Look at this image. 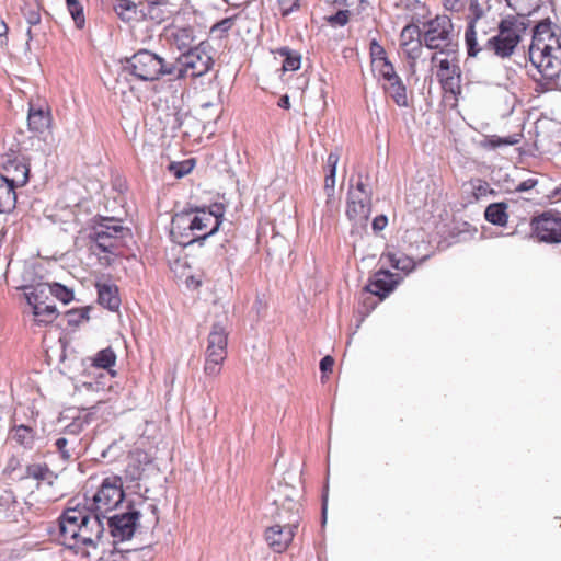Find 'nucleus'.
Listing matches in <instances>:
<instances>
[{
    "label": "nucleus",
    "instance_id": "4c0bfd02",
    "mask_svg": "<svg viewBox=\"0 0 561 561\" xmlns=\"http://www.w3.org/2000/svg\"><path fill=\"white\" fill-rule=\"evenodd\" d=\"M474 23L476 19H471L465 32V43L469 57H476L480 50V48H478Z\"/></svg>",
    "mask_w": 561,
    "mask_h": 561
},
{
    "label": "nucleus",
    "instance_id": "39448f33",
    "mask_svg": "<svg viewBox=\"0 0 561 561\" xmlns=\"http://www.w3.org/2000/svg\"><path fill=\"white\" fill-rule=\"evenodd\" d=\"M122 71L139 81H156L162 76H171L174 70L171 64L165 62L159 55L140 49L125 59Z\"/></svg>",
    "mask_w": 561,
    "mask_h": 561
},
{
    "label": "nucleus",
    "instance_id": "338daca9",
    "mask_svg": "<svg viewBox=\"0 0 561 561\" xmlns=\"http://www.w3.org/2000/svg\"><path fill=\"white\" fill-rule=\"evenodd\" d=\"M278 106L284 110H288L290 107V100L287 94L279 98Z\"/></svg>",
    "mask_w": 561,
    "mask_h": 561
},
{
    "label": "nucleus",
    "instance_id": "9d476101",
    "mask_svg": "<svg viewBox=\"0 0 561 561\" xmlns=\"http://www.w3.org/2000/svg\"><path fill=\"white\" fill-rule=\"evenodd\" d=\"M125 499L123 481L118 476L106 477L92 496L89 505L94 514L105 518L108 513L118 507Z\"/></svg>",
    "mask_w": 561,
    "mask_h": 561
},
{
    "label": "nucleus",
    "instance_id": "0e129e2a",
    "mask_svg": "<svg viewBox=\"0 0 561 561\" xmlns=\"http://www.w3.org/2000/svg\"><path fill=\"white\" fill-rule=\"evenodd\" d=\"M321 513H322V523L324 524L327 522V510H328V493H324L322 495V505H321Z\"/></svg>",
    "mask_w": 561,
    "mask_h": 561
},
{
    "label": "nucleus",
    "instance_id": "c03bdc74",
    "mask_svg": "<svg viewBox=\"0 0 561 561\" xmlns=\"http://www.w3.org/2000/svg\"><path fill=\"white\" fill-rule=\"evenodd\" d=\"M516 142H517V139H515L512 136L500 137L496 135H492V136L486 137V139L484 140V147H486L489 149H496L500 147L513 146Z\"/></svg>",
    "mask_w": 561,
    "mask_h": 561
},
{
    "label": "nucleus",
    "instance_id": "6e6552de",
    "mask_svg": "<svg viewBox=\"0 0 561 561\" xmlns=\"http://www.w3.org/2000/svg\"><path fill=\"white\" fill-rule=\"evenodd\" d=\"M209 44L205 41L199 42L195 47L182 53L175 62L171 64V76L175 79H183L190 72L193 78L201 77L208 72L214 64L207 49Z\"/></svg>",
    "mask_w": 561,
    "mask_h": 561
},
{
    "label": "nucleus",
    "instance_id": "79ce46f5",
    "mask_svg": "<svg viewBox=\"0 0 561 561\" xmlns=\"http://www.w3.org/2000/svg\"><path fill=\"white\" fill-rule=\"evenodd\" d=\"M423 44V41H407L402 42L400 45L407 58L414 62L422 54Z\"/></svg>",
    "mask_w": 561,
    "mask_h": 561
},
{
    "label": "nucleus",
    "instance_id": "423d86ee",
    "mask_svg": "<svg viewBox=\"0 0 561 561\" xmlns=\"http://www.w3.org/2000/svg\"><path fill=\"white\" fill-rule=\"evenodd\" d=\"M531 21L528 15L503 19L499 25V34L488 39V46L502 57H510L520 41V33L527 31Z\"/></svg>",
    "mask_w": 561,
    "mask_h": 561
},
{
    "label": "nucleus",
    "instance_id": "4be33fe9",
    "mask_svg": "<svg viewBox=\"0 0 561 561\" xmlns=\"http://www.w3.org/2000/svg\"><path fill=\"white\" fill-rule=\"evenodd\" d=\"M113 10L117 16L127 23L145 21L142 5L138 2H115Z\"/></svg>",
    "mask_w": 561,
    "mask_h": 561
},
{
    "label": "nucleus",
    "instance_id": "7ed1b4c3",
    "mask_svg": "<svg viewBox=\"0 0 561 561\" xmlns=\"http://www.w3.org/2000/svg\"><path fill=\"white\" fill-rule=\"evenodd\" d=\"M225 215V207L220 203H214L208 207H190L175 214L172 218V232L175 229H182L187 226V229L195 232H203L196 234L195 238L185 242L190 245L194 242L202 244L207 238L214 236L220 228Z\"/></svg>",
    "mask_w": 561,
    "mask_h": 561
},
{
    "label": "nucleus",
    "instance_id": "69168bd1",
    "mask_svg": "<svg viewBox=\"0 0 561 561\" xmlns=\"http://www.w3.org/2000/svg\"><path fill=\"white\" fill-rule=\"evenodd\" d=\"M376 307V304L370 301V297H367L363 300V308H365V313H370Z\"/></svg>",
    "mask_w": 561,
    "mask_h": 561
},
{
    "label": "nucleus",
    "instance_id": "a878e982",
    "mask_svg": "<svg viewBox=\"0 0 561 561\" xmlns=\"http://www.w3.org/2000/svg\"><path fill=\"white\" fill-rule=\"evenodd\" d=\"M50 113L42 107L30 106L27 115V125L30 130L43 134L49 128L50 125Z\"/></svg>",
    "mask_w": 561,
    "mask_h": 561
},
{
    "label": "nucleus",
    "instance_id": "aec40b11",
    "mask_svg": "<svg viewBox=\"0 0 561 561\" xmlns=\"http://www.w3.org/2000/svg\"><path fill=\"white\" fill-rule=\"evenodd\" d=\"M169 38L171 45L182 53L187 51L198 44L196 43L197 36L195 27L188 24L180 25L178 22L171 27Z\"/></svg>",
    "mask_w": 561,
    "mask_h": 561
},
{
    "label": "nucleus",
    "instance_id": "72a5a7b5",
    "mask_svg": "<svg viewBox=\"0 0 561 561\" xmlns=\"http://www.w3.org/2000/svg\"><path fill=\"white\" fill-rule=\"evenodd\" d=\"M412 20H413V22L405 25L401 31V34H400L401 43L407 42V41H422L421 39L422 32L419 26V24L422 23L420 14L415 13L413 15Z\"/></svg>",
    "mask_w": 561,
    "mask_h": 561
},
{
    "label": "nucleus",
    "instance_id": "9b49d317",
    "mask_svg": "<svg viewBox=\"0 0 561 561\" xmlns=\"http://www.w3.org/2000/svg\"><path fill=\"white\" fill-rule=\"evenodd\" d=\"M146 504V497L140 496L137 502H128L126 511L107 515V526L113 538L121 541L130 539L136 530L140 517V508Z\"/></svg>",
    "mask_w": 561,
    "mask_h": 561
},
{
    "label": "nucleus",
    "instance_id": "de8ad7c7",
    "mask_svg": "<svg viewBox=\"0 0 561 561\" xmlns=\"http://www.w3.org/2000/svg\"><path fill=\"white\" fill-rule=\"evenodd\" d=\"M24 296L32 310H34L35 307L44 305V290L38 287L32 288L31 291H26Z\"/></svg>",
    "mask_w": 561,
    "mask_h": 561
},
{
    "label": "nucleus",
    "instance_id": "cd10ccee",
    "mask_svg": "<svg viewBox=\"0 0 561 561\" xmlns=\"http://www.w3.org/2000/svg\"><path fill=\"white\" fill-rule=\"evenodd\" d=\"M507 205L503 202L490 204L484 211V218L492 225L504 227L507 224Z\"/></svg>",
    "mask_w": 561,
    "mask_h": 561
},
{
    "label": "nucleus",
    "instance_id": "6e6d98bb",
    "mask_svg": "<svg viewBox=\"0 0 561 561\" xmlns=\"http://www.w3.org/2000/svg\"><path fill=\"white\" fill-rule=\"evenodd\" d=\"M190 121H194V117L190 116L187 113L176 112L173 116L172 129L181 130L182 127Z\"/></svg>",
    "mask_w": 561,
    "mask_h": 561
},
{
    "label": "nucleus",
    "instance_id": "052dcab7",
    "mask_svg": "<svg viewBox=\"0 0 561 561\" xmlns=\"http://www.w3.org/2000/svg\"><path fill=\"white\" fill-rule=\"evenodd\" d=\"M537 184H538V180H537V179H535V178H529V179H527V180H525V181L520 182V183L516 186L515 191H516V192H519V193H522V192H527V191H529V190L534 188Z\"/></svg>",
    "mask_w": 561,
    "mask_h": 561
},
{
    "label": "nucleus",
    "instance_id": "8fccbe9b",
    "mask_svg": "<svg viewBox=\"0 0 561 561\" xmlns=\"http://www.w3.org/2000/svg\"><path fill=\"white\" fill-rule=\"evenodd\" d=\"M73 443H75V439L71 442V444H73ZM69 444H70V440L66 437H58L54 443L56 449L59 451V454L64 460H68L72 456V449L68 448Z\"/></svg>",
    "mask_w": 561,
    "mask_h": 561
},
{
    "label": "nucleus",
    "instance_id": "2eb2a0df",
    "mask_svg": "<svg viewBox=\"0 0 561 561\" xmlns=\"http://www.w3.org/2000/svg\"><path fill=\"white\" fill-rule=\"evenodd\" d=\"M104 519L105 518L92 513L87 519V523L81 526L80 531H78V534L67 545V548L84 549L91 547L95 549L105 530ZM81 553L89 556V552L84 550H82Z\"/></svg>",
    "mask_w": 561,
    "mask_h": 561
},
{
    "label": "nucleus",
    "instance_id": "473e14b6",
    "mask_svg": "<svg viewBox=\"0 0 561 561\" xmlns=\"http://www.w3.org/2000/svg\"><path fill=\"white\" fill-rule=\"evenodd\" d=\"M116 363V354L112 347H105L99 351L92 359V365L96 368L110 370Z\"/></svg>",
    "mask_w": 561,
    "mask_h": 561
},
{
    "label": "nucleus",
    "instance_id": "0eeeda50",
    "mask_svg": "<svg viewBox=\"0 0 561 561\" xmlns=\"http://www.w3.org/2000/svg\"><path fill=\"white\" fill-rule=\"evenodd\" d=\"M422 24L425 27L423 42L426 48L437 50L440 55L451 56L457 53L458 45L453 41L454 26L449 16L436 15Z\"/></svg>",
    "mask_w": 561,
    "mask_h": 561
},
{
    "label": "nucleus",
    "instance_id": "b1692460",
    "mask_svg": "<svg viewBox=\"0 0 561 561\" xmlns=\"http://www.w3.org/2000/svg\"><path fill=\"white\" fill-rule=\"evenodd\" d=\"M340 160V154L337 151H331L328 154L327 164H325V178H324V192L328 197L327 203L334 197L335 193V179H336V168Z\"/></svg>",
    "mask_w": 561,
    "mask_h": 561
},
{
    "label": "nucleus",
    "instance_id": "a18cd8bd",
    "mask_svg": "<svg viewBox=\"0 0 561 561\" xmlns=\"http://www.w3.org/2000/svg\"><path fill=\"white\" fill-rule=\"evenodd\" d=\"M142 472L144 468L140 461L131 459L125 469V478L130 482L139 481L142 478Z\"/></svg>",
    "mask_w": 561,
    "mask_h": 561
},
{
    "label": "nucleus",
    "instance_id": "a19ab883",
    "mask_svg": "<svg viewBox=\"0 0 561 561\" xmlns=\"http://www.w3.org/2000/svg\"><path fill=\"white\" fill-rule=\"evenodd\" d=\"M67 10L71 15L77 28L81 30L85 25L84 8L82 2H66Z\"/></svg>",
    "mask_w": 561,
    "mask_h": 561
},
{
    "label": "nucleus",
    "instance_id": "4d7b16f0",
    "mask_svg": "<svg viewBox=\"0 0 561 561\" xmlns=\"http://www.w3.org/2000/svg\"><path fill=\"white\" fill-rule=\"evenodd\" d=\"M353 190L362 193V197L366 196L367 198H371L373 196L371 190L367 188L366 184L363 182L362 174H358V181L355 185L353 184Z\"/></svg>",
    "mask_w": 561,
    "mask_h": 561
},
{
    "label": "nucleus",
    "instance_id": "f3484780",
    "mask_svg": "<svg viewBox=\"0 0 561 561\" xmlns=\"http://www.w3.org/2000/svg\"><path fill=\"white\" fill-rule=\"evenodd\" d=\"M439 53H435L431 57L432 62L438 61L437 77L443 88L451 93L459 92L461 70L456 58V54L451 56L445 55V58H438Z\"/></svg>",
    "mask_w": 561,
    "mask_h": 561
},
{
    "label": "nucleus",
    "instance_id": "864d4df0",
    "mask_svg": "<svg viewBox=\"0 0 561 561\" xmlns=\"http://www.w3.org/2000/svg\"><path fill=\"white\" fill-rule=\"evenodd\" d=\"M187 162L188 161H184V162H172L169 167V170L174 174V176L176 179H181L183 178L184 175H186L192 167L187 165Z\"/></svg>",
    "mask_w": 561,
    "mask_h": 561
},
{
    "label": "nucleus",
    "instance_id": "ea45409f",
    "mask_svg": "<svg viewBox=\"0 0 561 561\" xmlns=\"http://www.w3.org/2000/svg\"><path fill=\"white\" fill-rule=\"evenodd\" d=\"M91 307L73 308L66 311L67 323L70 327H78L83 320H89Z\"/></svg>",
    "mask_w": 561,
    "mask_h": 561
},
{
    "label": "nucleus",
    "instance_id": "f03ea898",
    "mask_svg": "<svg viewBox=\"0 0 561 561\" xmlns=\"http://www.w3.org/2000/svg\"><path fill=\"white\" fill-rule=\"evenodd\" d=\"M531 64L547 80H554L561 73V34L557 35L549 20L538 22L533 31L528 50Z\"/></svg>",
    "mask_w": 561,
    "mask_h": 561
},
{
    "label": "nucleus",
    "instance_id": "49530a36",
    "mask_svg": "<svg viewBox=\"0 0 561 561\" xmlns=\"http://www.w3.org/2000/svg\"><path fill=\"white\" fill-rule=\"evenodd\" d=\"M376 67H378L379 77L388 82L399 77L389 59H383V61L379 62V65L377 64Z\"/></svg>",
    "mask_w": 561,
    "mask_h": 561
},
{
    "label": "nucleus",
    "instance_id": "1a4fd4ad",
    "mask_svg": "<svg viewBox=\"0 0 561 561\" xmlns=\"http://www.w3.org/2000/svg\"><path fill=\"white\" fill-rule=\"evenodd\" d=\"M228 335V328L224 321L217 320L211 324L205 351V375L216 377L220 374L227 358Z\"/></svg>",
    "mask_w": 561,
    "mask_h": 561
},
{
    "label": "nucleus",
    "instance_id": "13d9d810",
    "mask_svg": "<svg viewBox=\"0 0 561 561\" xmlns=\"http://www.w3.org/2000/svg\"><path fill=\"white\" fill-rule=\"evenodd\" d=\"M388 225V218L386 215H378L374 218L371 228L375 232L382 231Z\"/></svg>",
    "mask_w": 561,
    "mask_h": 561
},
{
    "label": "nucleus",
    "instance_id": "09e8293b",
    "mask_svg": "<svg viewBox=\"0 0 561 561\" xmlns=\"http://www.w3.org/2000/svg\"><path fill=\"white\" fill-rule=\"evenodd\" d=\"M350 19L348 10H339L335 14L324 16V20L333 27L344 26Z\"/></svg>",
    "mask_w": 561,
    "mask_h": 561
},
{
    "label": "nucleus",
    "instance_id": "603ef678",
    "mask_svg": "<svg viewBox=\"0 0 561 561\" xmlns=\"http://www.w3.org/2000/svg\"><path fill=\"white\" fill-rule=\"evenodd\" d=\"M370 55L375 65L383 61V59H388L383 47L375 39L370 43Z\"/></svg>",
    "mask_w": 561,
    "mask_h": 561
},
{
    "label": "nucleus",
    "instance_id": "c756f323",
    "mask_svg": "<svg viewBox=\"0 0 561 561\" xmlns=\"http://www.w3.org/2000/svg\"><path fill=\"white\" fill-rule=\"evenodd\" d=\"M168 2H138V4L142 5V12L145 13V21L150 20L157 24L163 22L168 13L163 5Z\"/></svg>",
    "mask_w": 561,
    "mask_h": 561
},
{
    "label": "nucleus",
    "instance_id": "bb28decb",
    "mask_svg": "<svg viewBox=\"0 0 561 561\" xmlns=\"http://www.w3.org/2000/svg\"><path fill=\"white\" fill-rule=\"evenodd\" d=\"M16 186L1 181L0 183V214H10L16 206Z\"/></svg>",
    "mask_w": 561,
    "mask_h": 561
},
{
    "label": "nucleus",
    "instance_id": "f8f14e48",
    "mask_svg": "<svg viewBox=\"0 0 561 561\" xmlns=\"http://www.w3.org/2000/svg\"><path fill=\"white\" fill-rule=\"evenodd\" d=\"M531 233L543 243H561V213L546 210L530 220Z\"/></svg>",
    "mask_w": 561,
    "mask_h": 561
},
{
    "label": "nucleus",
    "instance_id": "bf43d9fd",
    "mask_svg": "<svg viewBox=\"0 0 561 561\" xmlns=\"http://www.w3.org/2000/svg\"><path fill=\"white\" fill-rule=\"evenodd\" d=\"M279 4L283 16H288L290 13L300 9V2H279Z\"/></svg>",
    "mask_w": 561,
    "mask_h": 561
},
{
    "label": "nucleus",
    "instance_id": "c9c22d12",
    "mask_svg": "<svg viewBox=\"0 0 561 561\" xmlns=\"http://www.w3.org/2000/svg\"><path fill=\"white\" fill-rule=\"evenodd\" d=\"M39 11H41L39 2H24L22 12L30 25L27 28V35L30 38H32L31 26L36 25L41 22Z\"/></svg>",
    "mask_w": 561,
    "mask_h": 561
},
{
    "label": "nucleus",
    "instance_id": "a211bd4d",
    "mask_svg": "<svg viewBox=\"0 0 561 561\" xmlns=\"http://www.w3.org/2000/svg\"><path fill=\"white\" fill-rule=\"evenodd\" d=\"M403 280L399 274L387 268L376 271L363 288L365 294L377 296L379 300L386 299Z\"/></svg>",
    "mask_w": 561,
    "mask_h": 561
},
{
    "label": "nucleus",
    "instance_id": "e2e57ef3",
    "mask_svg": "<svg viewBox=\"0 0 561 561\" xmlns=\"http://www.w3.org/2000/svg\"><path fill=\"white\" fill-rule=\"evenodd\" d=\"M353 179L350 180V190H348V193H347V199H354V201H358V199H363L362 198V193L353 190Z\"/></svg>",
    "mask_w": 561,
    "mask_h": 561
},
{
    "label": "nucleus",
    "instance_id": "393cba45",
    "mask_svg": "<svg viewBox=\"0 0 561 561\" xmlns=\"http://www.w3.org/2000/svg\"><path fill=\"white\" fill-rule=\"evenodd\" d=\"M96 287L99 304L111 311H116L121 305L117 287L115 285L105 283L98 284Z\"/></svg>",
    "mask_w": 561,
    "mask_h": 561
},
{
    "label": "nucleus",
    "instance_id": "dca6fc26",
    "mask_svg": "<svg viewBox=\"0 0 561 561\" xmlns=\"http://www.w3.org/2000/svg\"><path fill=\"white\" fill-rule=\"evenodd\" d=\"M1 167L4 171L0 180L14 186H24L28 182L30 165L25 158L18 152H10L1 157Z\"/></svg>",
    "mask_w": 561,
    "mask_h": 561
},
{
    "label": "nucleus",
    "instance_id": "680f3d73",
    "mask_svg": "<svg viewBox=\"0 0 561 561\" xmlns=\"http://www.w3.org/2000/svg\"><path fill=\"white\" fill-rule=\"evenodd\" d=\"M333 365L334 358L331 355H325L324 357L321 358L319 367L321 373L325 374L332 371Z\"/></svg>",
    "mask_w": 561,
    "mask_h": 561
},
{
    "label": "nucleus",
    "instance_id": "412c9836",
    "mask_svg": "<svg viewBox=\"0 0 561 561\" xmlns=\"http://www.w3.org/2000/svg\"><path fill=\"white\" fill-rule=\"evenodd\" d=\"M382 257L388 260L392 268L401 271L404 275H409L417 265L424 263L428 259V255H424L419 259V261H415L413 257L402 252H387Z\"/></svg>",
    "mask_w": 561,
    "mask_h": 561
},
{
    "label": "nucleus",
    "instance_id": "f257e3e1",
    "mask_svg": "<svg viewBox=\"0 0 561 561\" xmlns=\"http://www.w3.org/2000/svg\"><path fill=\"white\" fill-rule=\"evenodd\" d=\"M531 64L547 80H554L561 73V34L557 35L549 20L538 22L533 31L528 50Z\"/></svg>",
    "mask_w": 561,
    "mask_h": 561
},
{
    "label": "nucleus",
    "instance_id": "7c9ffc66",
    "mask_svg": "<svg viewBox=\"0 0 561 561\" xmlns=\"http://www.w3.org/2000/svg\"><path fill=\"white\" fill-rule=\"evenodd\" d=\"M32 314L38 325H47L53 323L58 317V310L55 305H47L44 302L43 306L35 307V309L32 310Z\"/></svg>",
    "mask_w": 561,
    "mask_h": 561
},
{
    "label": "nucleus",
    "instance_id": "3c124183",
    "mask_svg": "<svg viewBox=\"0 0 561 561\" xmlns=\"http://www.w3.org/2000/svg\"><path fill=\"white\" fill-rule=\"evenodd\" d=\"M15 503L14 493L11 490H0V512H5Z\"/></svg>",
    "mask_w": 561,
    "mask_h": 561
},
{
    "label": "nucleus",
    "instance_id": "5701e85b",
    "mask_svg": "<svg viewBox=\"0 0 561 561\" xmlns=\"http://www.w3.org/2000/svg\"><path fill=\"white\" fill-rule=\"evenodd\" d=\"M363 199L346 202V216L353 221H367L371 213V198L362 197Z\"/></svg>",
    "mask_w": 561,
    "mask_h": 561
},
{
    "label": "nucleus",
    "instance_id": "6ab92c4d",
    "mask_svg": "<svg viewBox=\"0 0 561 561\" xmlns=\"http://www.w3.org/2000/svg\"><path fill=\"white\" fill-rule=\"evenodd\" d=\"M297 528L285 523L274 522L272 526L266 528L264 534L268 547L274 552H284L293 541Z\"/></svg>",
    "mask_w": 561,
    "mask_h": 561
},
{
    "label": "nucleus",
    "instance_id": "f704fd0d",
    "mask_svg": "<svg viewBox=\"0 0 561 561\" xmlns=\"http://www.w3.org/2000/svg\"><path fill=\"white\" fill-rule=\"evenodd\" d=\"M278 54L284 56L283 69L284 71H296L301 66L300 54L290 50L288 47H280Z\"/></svg>",
    "mask_w": 561,
    "mask_h": 561
},
{
    "label": "nucleus",
    "instance_id": "58836bf2",
    "mask_svg": "<svg viewBox=\"0 0 561 561\" xmlns=\"http://www.w3.org/2000/svg\"><path fill=\"white\" fill-rule=\"evenodd\" d=\"M48 287L49 293L62 304L67 305L75 298L73 290L61 283L54 282L49 284Z\"/></svg>",
    "mask_w": 561,
    "mask_h": 561
},
{
    "label": "nucleus",
    "instance_id": "774afa93",
    "mask_svg": "<svg viewBox=\"0 0 561 561\" xmlns=\"http://www.w3.org/2000/svg\"><path fill=\"white\" fill-rule=\"evenodd\" d=\"M407 9H410V10H417V9H420L422 11H425L424 2H420V1L412 2V7L407 5Z\"/></svg>",
    "mask_w": 561,
    "mask_h": 561
},
{
    "label": "nucleus",
    "instance_id": "20e7f679",
    "mask_svg": "<svg viewBox=\"0 0 561 561\" xmlns=\"http://www.w3.org/2000/svg\"><path fill=\"white\" fill-rule=\"evenodd\" d=\"M268 506L266 515L273 522L285 523L291 527H298L300 522L299 491L287 483H278L272 488L266 496Z\"/></svg>",
    "mask_w": 561,
    "mask_h": 561
},
{
    "label": "nucleus",
    "instance_id": "37998d69",
    "mask_svg": "<svg viewBox=\"0 0 561 561\" xmlns=\"http://www.w3.org/2000/svg\"><path fill=\"white\" fill-rule=\"evenodd\" d=\"M50 470L47 465L32 463L26 467V476L37 481L46 480Z\"/></svg>",
    "mask_w": 561,
    "mask_h": 561
},
{
    "label": "nucleus",
    "instance_id": "4468645a",
    "mask_svg": "<svg viewBox=\"0 0 561 561\" xmlns=\"http://www.w3.org/2000/svg\"><path fill=\"white\" fill-rule=\"evenodd\" d=\"M93 511L89 505L68 506L58 518L59 540L67 547Z\"/></svg>",
    "mask_w": 561,
    "mask_h": 561
},
{
    "label": "nucleus",
    "instance_id": "5fc2aeb1",
    "mask_svg": "<svg viewBox=\"0 0 561 561\" xmlns=\"http://www.w3.org/2000/svg\"><path fill=\"white\" fill-rule=\"evenodd\" d=\"M87 424H88V420L85 417L84 419L77 417L66 427L65 431L68 434L77 436L78 434H80L83 431V427Z\"/></svg>",
    "mask_w": 561,
    "mask_h": 561
},
{
    "label": "nucleus",
    "instance_id": "e433bc0d",
    "mask_svg": "<svg viewBox=\"0 0 561 561\" xmlns=\"http://www.w3.org/2000/svg\"><path fill=\"white\" fill-rule=\"evenodd\" d=\"M239 14L237 13L216 22L209 30L210 35L219 39L224 38L232 28Z\"/></svg>",
    "mask_w": 561,
    "mask_h": 561
},
{
    "label": "nucleus",
    "instance_id": "2f4dec72",
    "mask_svg": "<svg viewBox=\"0 0 561 561\" xmlns=\"http://www.w3.org/2000/svg\"><path fill=\"white\" fill-rule=\"evenodd\" d=\"M12 438L24 448H32L35 432L32 427L21 424L19 426H14L12 430Z\"/></svg>",
    "mask_w": 561,
    "mask_h": 561
},
{
    "label": "nucleus",
    "instance_id": "c85d7f7f",
    "mask_svg": "<svg viewBox=\"0 0 561 561\" xmlns=\"http://www.w3.org/2000/svg\"><path fill=\"white\" fill-rule=\"evenodd\" d=\"M385 91L389 94V96L393 100V102L398 106H400V107L409 106V101H408V96H407V87L400 77L390 81L389 85L385 87Z\"/></svg>",
    "mask_w": 561,
    "mask_h": 561
},
{
    "label": "nucleus",
    "instance_id": "ddd939ff",
    "mask_svg": "<svg viewBox=\"0 0 561 561\" xmlns=\"http://www.w3.org/2000/svg\"><path fill=\"white\" fill-rule=\"evenodd\" d=\"M123 229V226L116 224L113 218H102L89 233L90 250L113 253L115 240L122 234Z\"/></svg>",
    "mask_w": 561,
    "mask_h": 561
}]
</instances>
